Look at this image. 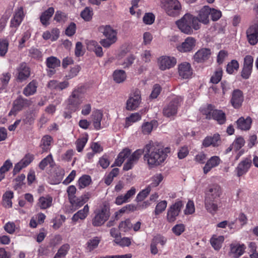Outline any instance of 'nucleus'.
Masks as SVG:
<instances>
[{
  "label": "nucleus",
  "instance_id": "1",
  "mask_svg": "<svg viewBox=\"0 0 258 258\" xmlns=\"http://www.w3.org/2000/svg\"><path fill=\"white\" fill-rule=\"evenodd\" d=\"M144 151V160L148 165L153 167L163 162L170 152V148L162 149L157 143L152 141L147 144L142 149Z\"/></svg>",
  "mask_w": 258,
  "mask_h": 258
},
{
  "label": "nucleus",
  "instance_id": "2",
  "mask_svg": "<svg viewBox=\"0 0 258 258\" xmlns=\"http://www.w3.org/2000/svg\"><path fill=\"white\" fill-rule=\"evenodd\" d=\"M176 24L180 30L186 34H192L193 29L198 30L201 26L196 17L189 13L185 14Z\"/></svg>",
  "mask_w": 258,
  "mask_h": 258
},
{
  "label": "nucleus",
  "instance_id": "3",
  "mask_svg": "<svg viewBox=\"0 0 258 258\" xmlns=\"http://www.w3.org/2000/svg\"><path fill=\"white\" fill-rule=\"evenodd\" d=\"M84 93L82 87H77L72 91L70 95L66 100L67 108L72 112H76L80 109V106L83 103Z\"/></svg>",
  "mask_w": 258,
  "mask_h": 258
},
{
  "label": "nucleus",
  "instance_id": "4",
  "mask_svg": "<svg viewBox=\"0 0 258 258\" xmlns=\"http://www.w3.org/2000/svg\"><path fill=\"white\" fill-rule=\"evenodd\" d=\"M161 6L166 13L172 17L178 16L181 11V5L178 0H161Z\"/></svg>",
  "mask_w": 258,
  "mask_h": 258
},
{
  "label": "nucleus",
  "instance_id": "5",
  "mask_svg": "<svg viewBox=\"0 0 258 258\" xmlns=\"http://www.w3.org/2000/svg\"><path fill=\"white\" fill-rule=\"evenodd\" d=\"M182 101L183 98L181 96L174 95L171 97L169 103L163 110V115L167 117L175 115Z\"/></svg>",
  "mask_w": 258,
  "mask_h": 258
},
{
  "label": "nucleus",
  "instance_id": "6",
  "mask_svg": "<svg viewBox=\"0 0 258 258\" xmlns=\"http://www.w3.org/2000/svg\"><path fill=\"white\" fill-rule=\"evenodd\" d=\"M141 101V91L139 89H136L130 94L126 102V109L128 111L136 110L139 107Z\"/></svg>",
  "mask_w": 258,
  "mask_h": 258
},
{
  "label": "nucleus",
  "instance_id": "7",
  "mask_svg": "<svg viewBox=\"0 0 258 258\" xmlns=\"http://www.w3.org/2000/svg\"><path fill=\"white\" fill-rule=\"evenodd\" d=\"M95 213V215L92 219V225L95 227L102 225L109 217V211L106 207L96 210Z\"/></svg>",
  "mask_w": 258,
  "mask_h": 258
},
{
  "label": "nucleus",
  "instance_id": "8",
  "mask_svg": "<svg viewBox=\"0 0 258 258\" xmlns=\"http://www.w3.org/2000/svg\"><path fill=\"white\" fill-rule=\"evenodd\" d=\"M183 206L182 202L180 200H178L169 207L166 216V219L168 222L172 223L176 220V218L181 212Z\"/></svg>",
  "mask_w": 258,
  "mask_h": 258
},
{
  "label": "nucleus",
  "instance_id": "9",
  "mask_svg": "<svg viewBox=\"0 0 258 258\" xmlns=\"http://www.w3.org/2000/svg\"><path fill=\"white\" fill-rule=\"evenodd\" d=\"M24 16V9L22 7H18L15 10L13 17L11 20L10 27L14 29L11 31L12 35L15 33L17 28L21 24Z\"/></svg>",
  "mask_w": 258,
  "mask_h": 258
},
{
  "label": "nucleus",
  "instance_id": "10",
  "mask_svg": "<svg viewBox=\"0 0 258 258\" xmlns=\"http://www.w3.org/2000/svg\"><path fill=\"white\" fill-rule=\"evenodd\" d=\"M24 16V9L22 7H18L15 10L13 17L11 20L10 27L14 29L11 31L12 35L15 33L17 28L21 24Z\"/></svg>",
  "mask_w": 258,
  "mask_h": 258
},
{
  "label": "nucleus",
  "instance_id": "11",
  "mask_svg": "<svg viewBox=\"0 0 258 258\" xmlns=\"http://www.w3.org/2000/svg\"><path fill=\"white\" fill-rule=\"evenodd\" d=\"M143 153L144 151L142 149L136 150L127 159L126 162L123 165V169L125 171H128L132 169L134 166L137 163Z\"/></svg>",
  "mask_w": 258,
  "mask_h": 258
},
{
  "label": "nucleus",
  "instance_id": "12",
  "mask_svg": "<svg viewBox=\"0 0 258 258\" xmlns=\"http://www.w3.org/2000/svg\"><path fill=\"white\" fill-rule=\"evenodd\" d=\"M176 62V59L173 56H162L158 59L159 68L162 71H165L174 67Z\"/></svg>",
  "mask_w": 258,
  "mask_h": 258
},
{
  "label": "nucleus",
  "instance_id": "13",
  "mask_svg": "<svg viewBox=\"0 0 258 258\" xmlns=\"http://www.w3.org/2000/svg\"><path fill=\"white\" fill-rule=\"evenodd\" d=\"M246 38L248 42L251 45H254L258 42V23L250 25L246 31Z\"/></svg>",
  "mask_w": 258,
  "mask_h": 258
},
{
  "label": "nucleus",
  "instance_id": "14",
  "mask_svg": "<svg viewBox=\"0 0 258 258\" xmlns=\"http://www.w3.org/2000/svg\"><path fill=\"white\" fill-rule=\"evenodd\" d=\"M45 63L47 68V74L51 77L55 74V69L60 66V61L57 57L52 56L46 58Z\"/></svg>",
  "mask_w": 258,
  "mask_h": 258
},
{
  "label": "nucleus",
  "instance_id": "15",
  "mask_svg": "<svg viewBox=\"0 0 258 258\" xmlns=\"http://www.w3.org/2000/svg\"><path fill=\"white\" fill-rule=\"evenodd\" d=\"M33 154L28 153L17 163L15 165L13 169V173L16 174L19 172L22 169L28 166L34 160Z\"/></svg>",
  "mask_w": 258,
  "mask_h": 258
},
{
  "label": "nucleus",
  "instance_id": "16",
  "mask_svg": "<svg viewBox=\"0 0 258 258\" xmlns=\"http://www.w3.org/2000/svg\"><path fill=\"white\" fill-rule=\"evenodd\" d=\"M221 194V187L218 184H213L208 187L205 193V198L219 201Z\"/></svg>",
  "mask_w": 258,
  "mask_h": 258
},
{
  "label": "nucleus",
  "instance_id": "17",
  "mask_svg": "<svg viewBox=\"0 0 258 258\" xmlns=\"http://www.w3.org/2000/svg\"><path fill=\"white\" fill-rule=\"evenodd\" d=\"M196 40L192 37H187L181 44L177 46V49L181 52L191 51L196 46Z\"/></svg>",
  "mask_w": 258,
  "mask_h": 258
},
{
  "label": "nucleus",
  "instance_id": "18",
  "mask_svg": "<svg viewBox=\"0 0 258 258\" xmlns=\"http://www.w3.org/2000/svg\"><path fill=\"white\" fill-rule=\"evenodd\" d=\"M244 100V96L242 92L239 89L233 90L230 103L232 106L235 109L240 108Z\"/></svg>",
  "mask_w": 258,
  "mask_h": 258
},
{
  "label": "nucleus",
  "instance_id": "19",
  "mask_svg": "<svg viewBox=\"0 0 258 258\" xmlns=\"http://www.w3.org/2000/svg\"><path fill=\"white\" fill-rule=\"evenodd\" d=\"M17 70V80L20 82L26 80L30 76V69L25 62L21 63Z\"/></svg>",
  "mask_w": 258,
  "mask_h": 258
},
{
  "label": "nucleus",
  "instance_id": "20",
  "mask_svg": "<svg viewBox=\"0 0 258 258\" xmlns=\"http://www.w3.org/2000/svg\"><path fill=\"white\" fill-rule=\"evenodd\" d=\"M251 165L250 158H246L241 161L236 168L237 175L240 177L245 174L249 170Z\"/></svg>",
  "mask_w": 258,
  "mask_h": 258
},
{
  "label": "nucleus",
  "instance_id": "21",
  "mask_svg": "<svg viewBox=\"0 0 258 258\" xmlns=\"http://www.w3.org/2000/svg\"><path fill=\"white\" fill-rule=\"evenodd\" d=\"M230 247L229 254L234 258L239 257L244 253L246 248V246L244 244L239 243H232L230 244Z\"/></svg>",
  "mask_w": 258,
  "mask_h": 258
},
{
  "label": "nucleus",
  "instance_id": "22",
  "mask_svg": "<svg viewBox=\"0 0 258 258\" xmlns=\"http://www.w3.org/2000/svg\"><path fill=\"white\" fill-rule=\"evenodd\" d=\"M99 31L106 38L110 39L115 41H117V31L113 29L110 25L101 26L99 27Z\"/></svg>",
  "mask_w": 258,
  "mask_h": 258
},
{
  "label": "nucleus",
  "instance_id": "23",
  "mask_svg": "<svg viewBox=\"0 0 258 258\" xmlns=\"http://www.w3.org/2000/svg\"><path fill=\"white\" fill-rule=\"evenodd\" d=\"M211 8L208 6H204L198 12V15L196 16L199 23L207 24L209 23V15Z\"/></svg>",
  "mask_w": 258,
  "mask_h": 258
},
{
  "label": "nucleus",
  "instance_id": "24",
  "mask_svg": "<svg viewBox=\"0 0 258 258\" xmlns=\"http://www.w3.org/2000/svg\"><path fill=\"white\" fill-rule=\"evenodd\" d=\"M179 75L183 79H188L192 74V70L190 64L184 62L178 66Z\"/></svg>",
  "mask_w": 258,
  "mask_h": 258
},
{
  "label": "nucleus",
  "instance_id": "25",
  "mask_svg": "<svg viewBox=\"0 0 258 258\" xmlns=\"http://www.w3.org/2000/svg\"><path fill=\"white\" fill-rule=\"evenodd\" d=\"M90 196L89 194H84L82 196L72 199L70 201L71 204L72 210L76 211L82 206L84 205L89 199Z\"/></svg>",
  "mask_w": 258,
  "mask_h": 258
},
{
  "label": "nucleus",
  "instance_id": "26",
  "mask_svg": "<svg viewBox=\"0 0 258 258\" xmlns=\"http://www.w3.org/2000/svg\"><path fill=\"white\" fill-rule=\"evenodd\" d=\"M211 54L210 49L203 48L196 52L194 55V59L197 62H203L209 58Z\"/></svg>",
  "mask_w": 258,
  "mask_h": 258
},
{
  "label": "nucleus",
  "instance_id": "27",
  "mask_svg": "<svg viewBox=\"0 0 258 258\" xmlns=\"http://www.w3.org/2000/svg\"><path fill=\"white\" fill-rule=\"evenodd\" d=\"M220 137L218 134L213 136L206 137L203 141L202 145L205 147H208L210 146L217 147L220 144Z\"/></svg>",
  "mask_w": 258,
  "mask_h": 258
},
{
  "label": "nucleus",
  "instance_id": "28",
  "mask_svg": "<svg viewBox=\"0 0 258 258\" xmlns=\"http://www.w3.org/2000/svg\"><path fill=\"white\" fill-rule=\"evenodd\" d=\"M28 101L21 97H18L13 103V107L10 111L9 114L11 115L18 111H20L23 107L28 106Z\"/></svg>",
  "mask_w": 258,
  "mask_h": 258
},
{
  "label": "nucleus",
  "instance_id": "29",
  "mask_svg": "<svg viewBox=\"0 0 258 258\" xmlns=\"http://www.w3.org/2000/svg\"><path fill=\"white\" fill-rule=\"evenodd\" d=\"M221 162L220 157L217 156L211 157L207 162L203 168L204 172L207 174L213 168L218 166Z\"/></svg>",
  "mask_w": 258,
  "mask_h": 258
},
{
  "label": "nucleus",
  "instance_id": "30",
  "mask_svg": "<svg viewBox=\"0 0 258 258\" xmlns=\"http://www.w3.org/2000/svg\"><path fill=\"white\" fill-rule=\"evenodd\" d=\"M69 82L67 80L58 82L56 80H51L47 84V87L50 89H55L61 91L68 88Z\"/></svg>",
  "mask_w": 258,
  "mask_h": 258
},
{
  "label": "nucleus",
  "instance_id": "31",
  "mask_svg": "<svg viewBox=\"0 0 258 258\" xmlns=\"http://www.w3.org/2000/svg\"><path fill=\"white\" fill-rule=\"evenodd\" d=\"M219 201L205 199V207L206 210L211 214H215L218 209Z\"/></svg>",
  "mask_w": 258,
  "mask_h": 258
},
{
  "label": "nucleus",
  "instance_id": "32",
  "mask_svg": "<svg viewBox=\"0 0 258 258\" xmlns=\"http://www.w3.org/2000/svg\"><path fill=\"white\" fill-rule=\"evenodd\" d=\"M131 150L128 148L123 149L118 155L115 159L114 165L117 166H120L125 159H128L131 155Z\"/></svg>",
  "mask_w": 258,
  "mask_h": 258
},
{
  "label": "nucleus",
  "instance_id": "33",
  "mask_svg": "<svg viewBox=\"0 0 258 258\" xmlns=\"http://www.w3.org/2000/svg\"><path fill=\"white\" fill-rule=\"evenodd\" d=\"M89 212V207L86 205L83 209L78 211L72 217V220L74 222H77L79 220H84L88 216Z\"/></svg>",
  "mask_w": 258,
  "mask_h": 258
},
{
  "label": "nucleus",
  "instance_id": "34",
  "mask_svg": "<svg viewBox=\"0 0 258 258\" xmlns=\"http://www.w3.org/2000/svg\"><path fill=\"white\" fill-rule=\"evenodd\" d=\"M92 120L93 125L96 130L101 128V121L103 117L102 112L99 110H97L92 114Z\"/></svg>",
  "mask_w": 258,
  "mask_h": 258
},
{
  "label": "nucleus",
  "instance_id": "35",
  "mask_svg": "<svg viewBox=\"0 0 258 258\" xmlns=\"http://www.w3.org/2000/svg\"><path fill=\"white\" fill-rule=\"evenodd\" d=\"M52 198L49 195L42 196L38 199L37 205L41 209L44 210L50 207L52 205Z\"/></svg>",
  "mask_w": 258,
  "mask_h": 258
},
{
  "label": "nucleus",
  "instance_id": "36",
  "mask_svg": "<svg viewBox=\"0 0 258 258\" xmlns=\"http://www.w3.org/2000/svg\"><path fill=\"white\" fill-rule=\"evenodd\" d=\"M251 122L252 120L250 117H247L245 119L241 117L237 120L236 124L238 129L247 131L250 129Z\"/></svg>",
  "mask_w": 258,
  "mask_h": 258
},
{
  "label": "nucleus",
  "instance_id": "37",
  "mask_svg": "<svg viewBox=\"0 0 258 258\" xmlns=\"http://www.w3.org/2000/svg\"><path fill=\"white\" fill-rule=\"evenodd\" d=\"M88 48L92 50L98 57H101L103 55L102 47L95 41H90L88 43Z\"/></svg>",
  "mask_w": 258,
  "mask_h": 258
},
{
  "label": "nucleus",
  "instance_id": "38",
  "mask_svg": "<svg viewBox=\"0 0 258 258\" xmlns=\"http://www.w3.org/2000/svg\"><path fill=\"white\" fill-rule=\"evenodd\" d=\"M101 240V237L95 236L89 239L86 243V248L89 252H91L96 249Z\"/></svg>",
  "mask_w": 258,
  "mask_h": 258
},
{
  "label": "nucleus",
  "instance_id": "39",
  "mask_svg": "<svg viewBox=\"0 0 258 258\" xmlns=\"http://www.w3.org/2000/svg\"><path fill=\"white\" fill-rule=\"evenodd\" d=\"M88 135L86 133L82 135L76 140L75 145L76 146V149L78 152H81L83 150L88 142Z\"/></svg>",
  "mask_w": 258,
  "mask_h": 258
},
{
  "label": "nucleus",
  "instance_id": "40",
  "mask_svg": "<svg viewBox=\"0 0 258 258\" xmlns=\"http://www.w3.org/2000/svg\"><path fill=\"white\" fill-rule=\"evenodd\" d=\"M54 12V9L52 7H50L42 14L40 17V21L43 25L47 26L49 24V20Z\"/></svg>",
  "mask_w": 258,
  "mask_h": 258
},
{
  "label": "nucleus",
  "instance_id": "41",
  "mask_svg": "<svg viewBox=\"0 0 258 258\" xmlns=\"http://www.w3.org/2000/svg\"><path fill=\"white\" fill-rule=\"evenodd\" d=\"M224 240L223 236L214 235L210 239V242L213 247L215 250H219L222 246V244Z\"/></svg>",
  "mask_w": 258,
  "mask_h": 258
},
{
  "label": "nucleus",
  "instance_id": "42",
  "mask_svg": "<svg viewBox=\"0 0 258 258\" xmlns=\"http://www.w3.org/2000/svg\"><path fill=\"white\" fill-rule=\"evenodd\" d=\"M126 78V75L123 70H116L113 73V80L116 83H121L123 82Z\"/></svg>",
  "mask_w": 258,
  "mask_h": 258
},
{
  "label": "nucleus",
  "instance_id": "43",
  "mask_svg": "<svg viewBox=\"0 0 258 258\" xmlns=\"http://www.w3.org/2000/svg\"><path fill=\"white\" fill-rule=\"evenodd\" d=\"M37 88V85L36 82L33 80L24 88L23 90V94L26 96L33 95L36 92Z\"/></svg>",
  "mask_w": 258,
  "mask_h": 258
},
{
  "label": "nucleus",
  "instance_id": "44",
  "mask_svg": "<svg viewBox=\"0 0 258 258\" xmlns=\"http://www.w3.org/2000/svg\"><path fill=\"white\" fill-rule=\"evenodd\" d=\"M213 119L216 120L220 124H224L226 121L225 113L221 110L215 109L212 114Z\"/></svg>",
  "mask_w": 258,
  "mask_h": 258
},
{
  "label": "nucleus",
  "instance_id": "45",
  "mask_svg": "<svg viewBox=\"0 0 258 258\" xmlns=\"http://www.w3.org/2000/svg\"><path fill=\"white\" fill-rule=\"evenodd\" d=\"M54 164V161L52 156L50 154L41 161L39 164V167L40 169L43 170L47 165H49L50 167H53Z\"/></svg>",
  "mask_w": 258,
  "mask_h": 258
},
{
  "label": "nucleus",
  "instance_id": "46",
  "mask_svg": "<svg viewBox=\"0 0 258 258\" xmlns=\"http://www.w3.org/2000/svg\"><path fill=\"white\" fill-rule=\"evenodd\" d=\"M215 107L211 104H208L201 108V112L206 115L207 119H210L212 118V114L214 113Z\"/></svg>",
  "mask_w": 258,
  "mask_h": 258
},
{
  "label": "nucleus",
  "instance_id": "47",
  "mask_svg": "<svg viewBox=\"0 0 258 258\" xmlns=\"http://www.w3.org/2000/svg\"><path fill=\"white\" fill-rule=\"evenodd\" d=\"M142 115L140 112L132 113L128 117L125 118V126L128 127L133 123L141 119Z\"/></svg>",
  "mask_w": 258,
  "mask_h": 258
},
{
  "label": "nucleus",
  "instance_id": "48",
  "mask_svg": "<svg viewBox=\"0 0 258 258\" xmlns=\"http://www.w3.org/2000/svg\"><path fill=\"white\" fill-rule=\"evenodd\" d=\"M156 125V122L151 121L150 122H144L142 125V132L144 135H149L152 131L154 126Z\"/></svg>",
  "mask_w": 258,
  "mask_h": 258
},
{
  "label": "nucleus",
  "instance_id": "49",
  "mask_svg": "<svg viewBox=\"0 0 258 258\" xmlns=\"http://www.w3.org/2000/svg\"><path fill=\"white\" fill-rule=\"evenodd\" d=\"M52 138L49 135L44 136L41 140V146L43 152H47L50 149Z\"/></svg>",
  "mask_w": 258,
  "mask_h": 258
},
{
  "label": "nucleus",
  "instance_id": "50",
  "mask_svg": "<svg viewBox=\"0 0 258 258\" xmlns=\"http://www.w3.org/2000/svg\"><path fill=\"white\" fill-rule=\"evenodd\" d=\"M70 249V246L69 244L66 243L63 244L58 249L57 253L53 258H62L65 257Z\"/></svg>",
  "mask_w": 258,
  "mask_h": 258
},
{
  "label": "nucleus",
  "instance_id": "51",
  "mask_svg": "<svg viewBox=\"0 0 258 258\" xmlns=\"http://www.w3.org/2000/svg\"><path fill=\"white\" fill-rule=\"evenodd\" d=\"M114 242L121 247H128L132 243V239L130 237H121L120 236L119 237L114 240Z\"/></svg>",
  "mask_w": 258,
  "mask_h": 258
},
{
  "label": "nucleus",
  "instance_id": "52",
  "mask_svg": "<svg viewBox=\"0 0 258 258\" xmlns=\"http://www.w3.org/2000/svg\"><path fill=\"white\" fill-rule=\"evenodd\" d=\"M91 182V178L89 175H84L78 180V186L80 188H84L88 186Z\"/></svg>",
  "mask_w": 258,
  "mask_h": 258
},
{
  "label": "nucleus",
  "instance_id": "53",
  "mask_svg": "<svg viewBox=\"0 0 258 258\" xmlns=\"http://www.w3.org/2000/svg\"><path fill=\"white\" fill-rule=\"evenodd\" d=\"M167 206V202L165 200L161 201L157 203L156 206L154 213L156 215H158L164 212Z\"/></svg>",
  "mask_w": 258,
  "mask_h": 258
},
{
  "label": "nucleus",
  "instance_id": "54",
  "mask_svg": "<svg viewBox=\"0 0 258 258\" xmlns=\"http://www.w3.org/2000/svg\"><path fill=\"white\" fill-rule=\"evenodd\" d=\"M239 68V63L236 60H232L227 65L226 71L229 74H232Z\"/></svg>",
  "mask_w": 258,
  "mask_h": 258
},
{
  "label": "nucleus",
  "instance_id": "55",
  "mask_svg": "<svg viewBox=\"0 0 258 258\" xmlns=\"http://www.w3.org/2000/svg\"><path fill=\"white\" fill-rule=\"evenodd\" d=\"M93 15L92 9L86 7L81 12V17L86 21H89L92 18Z\"/></svg>",
  "mask_w": 258,
  "mask_h": 258
},
{
  "label": "nucleus",
  "instance_id": "56",
  "mask_svg": "<svg viewBox=\"0 0 258 258\" xmlns=\"http://www.w3.org/2000/svg\"><path fill=\"white\" fill-rule=\"evenodd\" d=\"M81 70V67L79 66H75L72 68L66 76L67 80H70L76 77Z\"/></svg>",
  "mask_w": 258,
  "mask_h": 258
},
{
  "label": "nucleus",
  "instance_id": "57",
  "mask_svg": "<svg viewBox=\"0 0 258 258\" xmlns=\"http://www.w3.org/2000/svg\"><path fill=\"white\" fill-rule=\"evenodd\" d=\"M67 19L68 16L66 13L60 11L56 12L54 17V20L55 21L59 23H64L67 20Z\"/></svg>",
  "mask_w": 258,
  "mask_h": 258
},
{
  "label": "nucleus",
  "instance_id": "58",
  "mask_svg": "<svg viewBox=\"0 0 258 258\" xmlns=\"http://www.w3.org/2000/svg\"><path fill=\"white\" fill-rule=\"evenodd\" d=\"M195 212V207L193 201L189 200L185 206L184 210V214L186 215H191Z\"/></svg>",
  "mask_w": 258,
  "mask_h": 258
},
{
  "label": "nucleus",
  "instance_id": "59",
  "mask_svg": "<svg viewBox=\"0 0 258 258\" xmlns=\"http://www.w3.org/2000/svg\"><path fill=\"white\" fill-rule=\"evenodd\" d=\"M133 225L129 219H126L123 221H121L119 225V229L123 232L128 231L132 227Z\"/></svg>",
  "mask_w": 258,
  "mask_h": 258
},
{
  "label": "nucleus",
  "instance_id": "60",
  "mask_svg": "<svg viewBox=\"0 0 258 258\" xmlns=\"http://www.w3.org/2000/svg\"><path fill=\"white\" fill-rule=\"evenodd\" d=\"M222 76V70L218 69L211 78V82L214 84H217L221 80Z\"/></svg>",
  "mask_w": 258,
  "mask_h": 258
},
{
  "label": "nucleus",
  "instance_id": "61",
  "mask_svg": "<svg viewBox=\"0 0 258 258\" xmlns=\"http://www.w3.org/2000/svg\"><path fill=\"white\" fill-rule=\"evenodd\" d=\"M9 43L7 40L0 39V55L4 56L8 49Z\"/></svg>",
  "mask_w": 258,
  "mask_h": 258
},
{
  "label": "nucleus",
  "instance_id": "62",
  "mask_svg": "<svg viewBox=\"0 0 258 258\" xmlns=\"http://www.w3.org/2000/svg\"><path fill=\"white\" fill-rule=\"evenodd\" d=\"M245 141L243 138L238 137L236 138L233 142L232 147L234 150L237 151L241 148L244 145Z\"/></svg>",
  "mask_w": 258,
  "mask_h": 258
},
{
  "label": "nucleus",
  "instance_id": "63",
  "mask_svg": "<svg viewBox=\"0 0 258 258\" xmlns=\"http://www.w3.org/2000/svg\"><path fill=\"white\" fill-rule=\"evenodd\" d=\"M163 179V176L161 174H158L152 177V182L149 185L150 188L157 186Z\"/></svg>",
  "mask_w": 258,
  "mask_h": 258
},
{
  "label": "nucleus",
  "instance_id": "64",
  "mask_svg": "<svg viewBox=\"0 0 258 258\" xmlns=\"http://www.w3.org/2000/svg\"><path fill=\"white\" fill-rule=\"evenodd\" d=\"M172 231L175 235L179 236L185 231V225L183 224H176L172 227Z\"/></svg>",
  "mask_w": 258,
  "mask_h": 258
}]
</instances>
